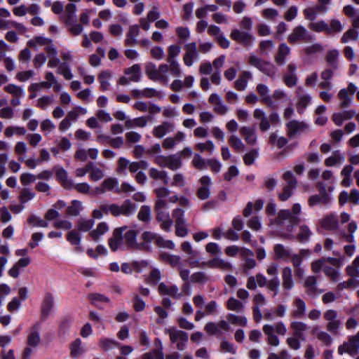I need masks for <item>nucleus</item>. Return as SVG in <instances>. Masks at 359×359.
<instances>
[{
  "label": "nucleus",
  "instance_id": "412c9836",
  "mask_svg": "<svg viewBox=\"0 0 359 359\" xmlns=\"http://www.w3.org/2000/svg\"><path fill=\"white\" fill-rule=\"evenodd\" d=\"M175 129V125L170 121H164L161 124L153 128L152 134L156 138H162L167 133H171Z\"/></svg>",
  "mask_w": 359,
  "mask_h": 359
},
{
  "label": "nucleus",
  "instance_id": "1a4fd4ad",
  "mask_svg": "<svg viewBox=\"0 0 359 359\" xmlns=\"http://www.w3.org/2000/svg\"><path fill=\"white\" fill-rule=\"evenodd\" d=\"M312 36L302 25L295 27L287 36V41L291 44L308 43L312 41Z\"/></svg>",
  "mask_w": 359,
  "mask_h": 359
},
{
  "label": "nucleus",
  "instance_id": "58836bf2",
  "mask_svg": "<svg viewBox=\"0 0 359 359\" xmlns=\"http://www.w3.org/2000/svg\"><path fill=\"white\" fill-rule=\"evenodd\" d=\"M276 256L281 259H287L291 257V251L282 244H276L273 247Z\"/></svg>",
  "mask_w": 359,
  "mask_h": 359
},
{
  "label": "nucleus",
  "instance_id": "5fc2aeb1",
  "mask_svg": "<svg viewBox=\"0 0 359 359\" xmlns=\"http://www.w3.org/2000/svg\"><path fill=\"white\" fill-rule=\"evenodd\" d=\"M161 237V236L158 235L156 233L151 231H144L142 233L141 238L143 241L141 243H145L148 245L151 243H154L157 245V240ZM150 246H149V249Z\"/></svg>",
  "mask_w": 359,
  "mask_h": 359
},
{
  "label": "nucleus",
  "instance_id": "cd10ccee",
  "mask_svg": "<svg viewBox=\"0 0 359 359\" xmlns=\"http://www.w3.org/2000/svg\"><path fill=\"white\" fill-rule=\"evenodd\" d=\"M290 328L293 330V336L299 337L301 340L304 341V332L309 328L308 325L301 321H293L290 324Z\"/></svg>",
  "mask_w": 359,
  "mask_h": 359
},
{
  "label": "nucleus",
  "instance_id": "c756f323",
  "mask_svg": "<svg viewBox=\"0 0 359 359\" xmlns=\"http://www.w3.org/2000/svg\"><path fill=\"white\" fill-rule=\"evenodd\" d=\"M39 330V326L38 325H34L32 328L27 340V344L28 346L36 348L39 345L41 337Z\"/></svg>",
  "mask_w": 359,
  "mask_h": 359
},
{
  "label": "nucleus",
  "instance_id": "20e7f679",
  "mask_svg": "<svg viewBox=\"0 0 359 359\" xmlns=\"http://www.w3.org/2000/svg\"><path fill=\"white\" fill-rule=\"evenodd\" d=\"M253 116L255 118L260 121L259 129L262 132L268 130L271 127V124L274 126L280 123V117L276 112H271L269 116H266L262 109H256L253 112Z\"/></svg>",
  "mask_w": 359,
  "mask_h": 359
},
{
  "label": "nucleus",
  "instance_id": "4d7b16f0",
  "mask_svg": "<svg viewBox=\"0 0 359 359\" xmlns=\"http://www.w3.org/2000/svg\"><path fill=\"white\" fill-rule=\"evenodd\" d=\"M156 81L166 83L168 81L167 73L168 72V65L161 64L157 68Z\"/></svg>",
  "mask_w": 359,
  "mask_h": 359
},
{
  "label": "nucleus",
  "instance_id": "774afa93",
  "mask_svg": "<svg viewBox=\"0 0 359 359\" xmlns=\"http://www.w3.org/2000/svg\"><path fill=\"white\" fill-rule=\"evenodd\" d=\"M141 359H164L161 348H155L142 355Z\"/></svg>",
  "mask_w": 359,
  "mask_h": 359
},
{
  "label": "nucleus",
  "instance_id": "4468645a",
  "mask_svg": "<svg viewBox=\"0 0 359 359\" xmlns=\"http://www.w3.org/2000/svg\"><path fill=\"white\" fill-rule=\"evenodd\" d=\"M200 187L196 191L197 197L205 201L210 196V186L212 184L211 179L208 175H204L199 179Z\"/></svg>",
  "mask_w": 359,
  "mask_h": 359
},
{
  "label": "nucleus",
  "instance_id": "7ed1b4c3",
  "mask_svg": "<svg viewBox=\"0 0 359 359\" xmlns=\"http://www.w3.org/2000/svg\"><path fill=\"white\" fill-rule=\"evenodd\" d=\"M248 63L251 66L258 69L267 76L275 79L277 74L276 67L270 62L263 60L254 53H250L248 57Z\"/></svg>",
  "mask_w": 359,
  "mask_h": 359
},
{
  "label": "nucleus",
  "instance_id": "79ce46f5",
  "mask_svg": "<svg viewBox=\"0 0 359 359\" xmlns=\"http://www.w3.org/2000/svg\"><path fill=\"white\" fill-rule=\"evenodd\" d=\"M149 177L154 180H162L164 184H168L169 179L167 176V172L164 170H158L156 168H151L149 172Z\"/></svg>",
  "mask_w": 359,
  "mask_h": 359
},
{
  "label": "nucleus",
  "instance_id": "a878e982",
  "mask_svg": "<svg viewBox=\"0 0 359 359\" xmlns=\"http://www.w3.org/2000/svg\"><path fill=\"white\" fill-rule=\"evenodd\" d=\"M240 134L247 144L250 145H255L256 144L257 135L255 129L248 126H243L240 128Z\"/></svg>",
  "mask_w": 359,
  "mask_h": 359
},
{
  "label": "nucleus",
  "instance_id": "a18cd8bd",
  "mask_svg": "<svg viewBox=\"0 0 359 359\" xmlns=\"http://www.w3.org/2000/svg\"><path fill=\"white\" fill-rule=\"evenodd\" d=\"M339 57V51L336 49L330 50L325 57L326 62L328 67L334 69L338 68L337 58Z\"/></svg>",
  "mask_w": 359,
  "mask_h": 359
},
{
  "label": "nucleus",
  "instance_id": "13d9d810",
  "mask_svg": "<svg viewBox=\"0 0 359 359\" xmlns=\"http://www.w3.org/2000/svg\"><path fill=\"white\" fill-rule=\"evenodd\" d=\"M359 33L357 30L350 28L341 36V42L346 43L349 41H356L358 38Z\"/></svg>",
  "mask_w": 359,
  "mask_h": 359
},
{
  "label": "nucleus",
  "instance_id": "39448f33",
  "mask_svg": "<svg viewBox=\"0 0 359 359\" xmlns=\"http://www.w3.org/2000/svg\"><path fill=\"white\" fill-rule=\"evenodd\" d=\"M165 333L169 335L171 343L176 344V348L179 351H183L189 340V335L187 332L177 329L175 327L165 328Z\"/></svg>",
  "mask_w": 359,
  "mask_h": 359
},
{
  "label": "nucleus",
  "instance_id": "423d86ee",
  "mask_svg": "<svg viewBox=\"0 0 359 359\" xmlns=\"http://www.w3.org/2000/svg\"><path fill=\"white\" fill-rule=\"evenodd\" d=\"M323 318L327 321L326 330L333 335H337L343 325L342 321L338 318L337 311L334 309L327 310L323 313Z\"/></svg>",
  "mask_w": 359,
  "mask_h": 359
},
{
  "label": "nucleus",
  "instance_id": "e433bc0d",
  "mask_svg": "<svg viewBox=\"0 0 359 359\" xmlns=\"http://www.w3.org/2000/svg\"><path fill=\"white\" fill-rule=\"evenodd\" d=\"M141 67L140 65L135 64L132 67L125 69L124 73L126 75H131L130 80L133 82H138L141 78Z\"/></svg>",
  "mask_w": 359,
  "mask_h": 359
},
{
  "label": "nucleus",
  "instance_id": "8fccbe9b",
  "mask_svg": "<svg viewBox=\"0 0 359 359\" xmlns=\"http://www.w3.org/2000/svg\"><path fill=\"white\" fill-rule=\"evenodd\" d=\"M182 161L178 154H172L168 156L166 168L171 170H176L182 167Z\"/></svg>",
  "mask_w": 359,
  "mask_h": 359
},
{
  "label": "nucleus",
  "instance_id": "6e6d98bb",
  "mask_svg": "<svg viewBox=\"0 0 359 359\" xmlns=\"http://www.w3.org/2000/svg\"><path fill=\"white\" fill-rule=\"evenodd\" d=\"M100 346L104 351L109 350L113 347H119L120 343L113 339L101 338L99 340Z\"/></svg>",
  "mask_w": 359,
  "mask_h": 359
},
{
  "label": "nucleus",
  "instance_id": "09e8293b",
  "mask_svg": "<svg viewBox=\"0 0 359 359\" xmlns=\"http://www.w3.org/2000/svg\"><path fill=\"white\" fill-rule=\"evenodd\" d=\"M344 28L341 22L337 19H332L330 24H327V35H333L335 33H339Z\"/></svg>",
  "mask_w": 359,
  "mask_h": 359
},
{
  "label": "nucleus",
  "instance_id": "a19ab883",
  "mask_svg": "<svg viewBox=\"0 0 359 359\" xmlns=\"http://www.w3.org/2000/svg\"><path fill=\"white\" fill-rule=\"evenodd\" d=\"M81 236L79 233L75 230L70 231L67 235V240L73 245H76L75 250L81 252L82 248L79 246L81 243Z\"/></svg>",
  "mask_w": 359,
  "mask_h": 359
},
{
  "label": "nucleus",
  "instance_id": "5701e85b",
  "mask_svg": "<svg viewBox=\"0 0 359 359\" xmlns=\"http://www.w3.org/2000/svg\"><path fill=\"white\" fill-rule=\"evenodd\" d=\"M317 278L313 276H308L304 283V286L306 288V292L311 297H315L318 294L323 292L322 290H318L317 288Z\"/></svg>",
  "mask_w": 359,
  "mask_h": 359
},
{
  "label": "nucleus",
  "instance_id": "6e6552de",
  "mask_svg": "<svg viewBox=\"0 0 359 359\" xmlns=\"http://www.w3.org/2000/svg\"><path fill=\"white\" fill-rule=\"evenodd\" d=\"M137 231L133 229L125 231L123 233L124 245L126 250H149V245L145 243L137 242Z\"/></svg>",
  "mask_w": 359,
  "mask_h": 359
},
{
  "label": "nucleus",
  "instance_id": "37998d69",
  "mask_svg": "<svg viewBox=\"0 0 359 359\" xmlns=\"http://www.w3.org/2000/svg\"><path fill=\"white\" fill-rule=\"evenodd\" d=\"M187 262L192 268L205 267V265H203V262H200V252L196 250H194L191 253L188 255Z\"/></svg>",
  "mask_w": 359,
  "mask_h": 359
},
{
  "label": "nucleus",
  "instance_id": "473e14b6",
  "mask_svg": "<svg viewBox=\"0 0 359 359\" xmlns=\"http://www.w3.org/2000/svg\"><path fill=\"white\" fill-rule=\"evenodd\" d=\"M322 228L332 231L337 228L338 226V218L337 216L330 215L325 217L320 222Z\"/></svg>",
  "mask_w": 359,
  "mask_h": 359
},
{
  "label": "nucleus",
  "instance_id": "a211bd4d",
  "mask_svg": "<svg viewBox=\"0 0 359 359\" xmlns=\"http://www.w3.org/2000/svg\"><path fill=\"white\" fill-rule=\"evenodd\" d=\"M208 102L213 106L214 112L217 114L224 115L229 111V107L223 103L221 97L216 93H212L210 95Z\"/></svg>",
  "mask_w": 359,
  "mask_h": 359
},
{
  "label": "nucleus",
  "instance_id": "9b49d317",
  "mask_svg": "<svg viewBox=\"0 0 359 359\" xmlns=\"http://www.w3.org/2000/svg\"><path fill=\"white\" fill-rule=\"evenodd\" d=\"M230 37L232 40L239 43L243 46L251 47L253 45L255 37L248 32L241 31L238 29H232Z\"/></svg>",
  "mask_w": 359,
  "mask_h": 359
},
{
  "label": "nucleus",
  "instance_id": "f3484780",
  "mask_svg": "<svg viewBox=\"0 0 359 359\" xmlns=\"http://www.w3.org/2000/svg\"><path fill=\"white\" fill-rule=\"evenodd\" d=\"M203 265H205L210 269H219L224 271H232L233 267L230 262L220 257H215L208 262H203Z\"/></svg>",
  "mask_w": 359,
  "mask_h": 359
},
{
  "label": "nucleus",
  "instance_id": "f8f14e48",
  "mask_svg": "<svg viewBox=\"0 0 359 359\" xmlns=\"http://www.w3.org/2000/svg\"><path fill=\"white\" fill-rule=\"evenodd\" d=\"M338 353L342 355L344 353H348L351 356L355 355L359 351L358 340L352 336L349 337L348 341H344L338 347Z\"/></svg>",
  "mask_w": 359,
  "mask_h": 359
},
{
  "label": "nucleus",
  "instance_id": "4be33fe9",
  "mask_svg": "<svg viewBox=\"0 0 359 359\" xmlns=\"http://www.w3.org/2000/svg\"><path fill=\"white\" fill-rule=\"evenodd\" d=\"M296 70L297 67L293 63H290L287 66V72L283 76V81L285 84L289 88H292L297 85V76Z\"/></svg>",
  "mask_w": 359,
  "mask_h": 359
},
{
  "label": "nucleus",
  "instance_id": "de8ad7c7",
  "mask_svg": "<svg viewBox=\"0 0 359 359\" xmlns=\"http://www.w3.org/2000/svg\"><path fill=\"white\" fill-rule=\"evenodd\" d=\"M313 333L316 334V338L325 346H329L332 344V338L327 332L325 331H318V328L316 327L313 328Z\"/></svg>",
  "mask_w": 359,
  "mask_h": 359
},
{
  "label": "nucleus",
  "instance_id": "e2e57ef3",
  "mask_svg": "<svg viewBox=\"0 0 359 359\" xmlns=\"http://www.w3.org/2000/svg\"><path fill=\"white\" fill-rule=\"evenodd\" d=\"M229 143L232 148L238 152L243 151L245 149V144L236 135H231L229 137Z\"/></svg>",
  "mask_w": 359,
  "mask_h": 359
},
{
  "label": "nucleus",
  "instance_id": "b1692460",
  "mask_svg": "<svg viewBox=\"0 0 359 359\" xmlns=\"http://www.w3.org/2000/svg\"><path fill=\"white\" fill-rule=\"evenodd\" d=\"M158 292L161 294L169 295L177 299H180L182 297V294L179 292V289L176 285L168 287L163 283L159 284Z\"/></svg>",
  "mask_w": 359,
  "mask_h": 359
},
{
  "label": "nucleus",
  "instance_id": "680f3d73",
  "mask_svg": "<svg viewBox=\"0 0 359 359\" xmlns=\"http://www.w3.org/2000/svg\"><path fill=\"white\" fill-rule=\"evenodd\" d=\"M338 97L340 100V107L346 108L348 107L351 102V98L348 95L347 89H341L338 93Z\"/></svg>",
  "mask_w": 359,
  "mask_h": 359
},
{
  "label": "nucleus",
  "instance_id": "6ab92c4d",
  "mask_svg": "<svg viewBox=\"0 0 359 359\" xmlns=\"http://www.w3.org/2000/svg\"><path fill=\"white\" fill-rule=\"evenodd\" d=\"M286 128L287 134L289 137L291 138L297 134L303 133L306 129H307L308 126L302 121L292 120L287 123Z\"/></svg>",
  "mask_w": 359,
  "mask_h": 359
},
{
  "label": "nucleus",
  "instance_id": "c03bdc74",
  "mask_svg": "<svg viewBox=\"0 0 359 359\" xmlns=\"http://www.w3.org/2000/svg\"><path fill=\"white\" fill-rule=\"evenodd\" d=\"M226 308L228 310L242 313L244 309L243 304L236 298L229 297L226 302Z\"/></svg>",
  "mask_w": 359,
  "mask_h": 359
},
{
  "label": "nucleus",
  "instance_id": "f257e3e1",
  "mask_svg": "<svg viewBox=\"0 0 359 359\" xmlns=\"http://www.w3.org/2000/svg\"><path fill=\"white\" fill-rule=\"evenodd\" d=\"M302 206L299 203H294L292 210H280L275 219L271 221L273 225L280 229H285V232L281 236L284 238H290L294 226L301 222Z\"/></svg>",
  "mask_w": 359,
  "mask_h": 359
},
{
  "label": "nucleus",
  "instance_id": "393cba45",
  "mask_svg": "<svg viewBox=\"0 0 359 359\" xmlns=\"http://www.w3.org/2000/svg\"><path fill=\"white\" fill-rule=\"evenodd\" d=\"M55 176L57 180L65 189H72L73 181L68 178L67 172L64 168H56Z\"/></svg>",
  "mask_w": 359,
  "mask_h": 359
},
{
  "label": "nucleus",
  "instance_id": "f03ea898",
  "mask_svg": "<svg viewBox=\"0 0 359 359\" xmlns=\"http://www.w3.org/2000/svg\"><path fill=\"white\" fill-rule=\"evenodd\" d=\"M100 209L104 214H111L114 217L121 215L130 216L135 212L136 205L130 200H126L121 206L116 204H102Z\"/></svg>",
  "mask_w": 359,
  "mask_h": 359
},
{
  "label": "nucleus",
  "instance_id": "2f4dec72",
  "mask_svg": "<svg viewBox=\"0 0 359 359\" xmlns=\"http://www.w3.org/2000/svg\"><path fill=\"white\" fill-rule=\"evenodd\" d=\"M76 6L75 4L69 3L65 7V12L63 15L66 24L71 25L76 21Z\"/></svg>",
  "mask_w": 359,
  "mask_h": 359
},
{
  "label": "nucleus",
  "instance_id": "c85d7f7f",
  "mask_svg": "<svg viewBox=\"0 0 359 359\" xmlns=\"http://www.w3.org/2000/svg\"><path fill=\"white\" fill-rule=\"evenodd\" d=\"M290 53V47L285 43H282L280 44L278 53L275 56V62L278 65H283L285 63L286 57Z\"/></svg>",
  "mask_w": 359,
  "mask_h": 359
},
{
  "label": "nucleus",
  "instance_id": "9d476101",
  "mask_svg": "<svg viewBox=\"0 0 359 359\" xmlns=\"http://www.w3.org/2000/svg\"><path fill=\"white\" fill-rule=\"evenodd\" d=\"M319 189V194H315L311 196L308 199V204L310 207H314L316 205H327L330 201L331 198L328 194L325 187L322 182L318 184Z\"/></svg>",
  "mask_w": 359,
  "mask_h": 359
},
{
  "label": "nucleus",
  "instance_id": "052dcab7",
  "mask_svg": "<svg viewBox=\"0 0 359 359\" xmlns=\"http://www.w3.org/2000/svg\"><path fill=\"white\" fill-rule=\"evenodd\" d=\"M226 318L230 323L243 327L246 326L248 322L247 318L245 317L241 316H236L233 313L228 314Z\"/></svg>",
  "mask_w": 359,
  "mask_h": 359
},
{
  "label": "nucleus",
  "instance_id": "2eb2a0df",
  "mask_svg": "<svg viewBox=\"0 0 359 359\" xmlns=\"http://www.w3.org/2000/svg\"><path fill=\"white\" fill-rule=\"evenodd\" d=\"M185 54L183 57V61L186 66L191 67L194 60H198V54L197 52V44L196 42H191L184 46Z\"/></svg>",
  "mask_w": 359,
  "mask_h": 359
},
{
  "label": "nucleus",
  "instance_id": "bf43d9fd",
  "mask_svg": "<svg viewBox=\"0 0 359 359\" xmlns=\"http://www.w3.org/2000/svg\"><path fill=\"white\" fill-rule=\"evenodd\" d=\"M57 73L62 75L67 80H70L73 78V74H72L67 62L60 63L57 67Z\"/></svg>",
  "mask_w": 359,
  "mask_h": 359
},
{
  "label": "nucleus",
  "instance_id": "aec40b11",
  "mask_svg": "<svg viewBox=\"0 0 359 359\" xmlns=\"http://www.w3.org/2000/svg\"><path fill=\"white\" fill-rule=\"evenodd\" d=\"M54 306V298L51 293L46 292L41 305V318L46 319L50 314Z\"/></svg>",
  "mask_w": 359,
  "mask_h": 359
},
{
  "label": "nucleus",
  "instance_id": "3c124183",
  "mask_svg": "<svg viewBox=\"0 0 359 359\" xmlns=\"http://www.w3.org/2000/svg\"><path fill=\"white\" fill-rule=\"evenodd\" d=\"M102 184L108 191H114V192L117 194H120L121 192V190L118 187V180L116 178H107L103 181Z\"/></svg>",
  "mask_w": 359,
  "mask_h": 359
},
{
  "label": "nucleus",
  "instance_id": "69168bd1",
  "mask_svg": "<svg viewBox=\"0 0 359 359\" xmlns=\"http://www.w3.org/2000/svg\"><path fill=\"white\" fill-rule=\"evenodd\" d=\"M54 100L53 95H44L37 100L36 106L41 109L45 110L53 103Z\"/></svg>",
  "mask_w": 359,
  "mask_h": 359
},
{
  "label": "nucleus",
  "instance_id": "f704fd0d",
  "mask_svg": "<svg viewBox=\"0 0 359 359\" xmlns=\"http://www.w3.org/2000/svg\"><path fill=\"white\" fill-rule=\"evenodd\" d=\"M112 77V72L109 70H104L101 72L98 75V80L100 83V90L106 91L109 90L110 83L109 80Z\"/></svg>",
  "mask_w": 359,
  "mask_h": 359
},
{
  "label": "nucleus",
  "instance_id": "c9c22d12",
  "mask_svg": "<svg viewBox=\"0 0 359 359\" xmlns=\"http://www.w3.org/2000/svg\"><path fill=\"white\" fill-rule=\"evenodd\" d=\"M344 159L345 157L340 151L336 150L332 153V156L325 160V165L329 167L334 166L344 162Z\"/></svg>",
  "mask_w": 359,
  "mask_h": 359
},
{
  "label": "nucleus",
  "instance_id": "49530a36",
  "mask_svg": "<svg viewBox=\"0 0 359 359\" xmlns=\"http://www.w3.org/2000/svg\"><path fill=\"white\" fill-rule=\"evenodd\" d=\"M299 232L297 235V238L300 243H306L309 241L312 232L309 227L305 224L301 225L299 227Z\"/></svg>",
  "mask_w": 359,
  "mask_h": 359
},
{
  "label": "nucleus",
  "instance_id": "4c0bfd02",
  "mask_svg": "<svg viewBox=\"0 0 359 359\" xmlns=\"http://www.w3.org/2000/svg\"><path fill=\"white\" fill-rule=\"evenodd\" d=\"M283 287L287 290L293 287V281L292 278V270L290 267H285L282 273Z\"/></svg>",
  "mask_w": 359,
  "mask_h": 359
},
{
  "label": "nucleus",
  "instance_id": "7c9ffc66",
  "mask_svg": "<svg viewBox=\"0 0 359 359\" xmlns=\"http://www.w3.org/2000/svg\"><path fill=\"white\" fill-rule=\"evenodd\" d=\"M295 309L292 311L291 315L294 318H302L304 316L306 312V304L300 298H297L293 302Z\"/></svg>",
  "mask_w": 359,
  "mask_h": 359
},
{
  "label": "nucleus",
  "instance_id": "ddd939ff",
  "mask_svg": "<svg viewBox=\"0 0 359 359\" xmlns=\"http://www.w3.org/2000/svg\"><path fill=\"white\" fill-rule=\"evenodd\" d=\"M295 94L297 98V110L298 113L302 114L311 104L312 97L309 94L306 93L304 88L301 86L297 87Z\"/></svg>",
  "mask_w": 359,
  "mask_h": 359
},
{
  "label": "nucleus",
  "instance_id": "338daca9",
  "mask_svg": "<svg viewBox=\"0 0 359 359\" xmlns=\"http://www.w3.org/2000/svg\"><path fill=\"white\" fill-rule=\"evenodd\" d=\"M94 225L93 219H86L81 218L78 221L77 228L78 230L83 232L88 231L92 229Z\"/></svg>",
  "mask_w": 359,
  "mask_h": 359
},
{
  "label": "nucleus",
  "instance_id": "dca6fc26",
  "mask_svg": "<svg viewBox=\"0 0 359 359\" xmlns=\"http://www.w3.org/2000/svg\"><path fill=\"white\" fill-rule=\"evenodd\" d=\"M256 90L261 97L262 103L273 109L278 107V104L271 100V97L269 95V88L266 85L259 83L257 86Z\"/></svg>",
  "mask_w": 359,
  "mask_h": 359
},
{
  "label": "nucleus",
  "instance_id": "72a5a7b5",
  "mask_svg": "<svg viewBox=\"0 0 359 359\" xmlns=\"http://www.w3.org/2000/svg\"><path fill=\"white\" fill-rule=\"evenodd\" d=\"M263 332L267 336V342L269 345L277 346L279 344V339L274 334V328L271 325L263 326Z\"/></svg>",
  "mask_w": 359,
  "mask_h": 359
},
{
  "label": "nucleus",
  "instance_id": "0eeeda50",
  "mask_svg": "<svg viewBox=\"0 0 359 359\" xmlns=\"http://www.w3.org/2000/svg\"><path fill=\"white\" fill-rule=\"evenodd\" d=\"M127 229L126 226H123L116 228L113 231L112 236L108 241L109 247L112 252H116L118 250H126L123 233Z\"/></svg>",
  "mask_w": 359,
  "mask_h": 359
},
{
  "label": "nucleus",
  "instance_id": "0e129e2a",
  "mask_svg": "<svg viewBox=\"0 0 359 359\" xmlns=\"http://www.w3.org/2000/svg\"><path fill=\"white\" fill-rule=\"evenodd\" d=\"M168 65V72L174 77H180L182 74L180 65L177 60L167 61Z\"/></svg>",
  "mask_w": 359,
  "mask_h": 359
},
{
  "label": "nucleus",
  "instance_id": "603ef678",
  "mask_svg": "<svg viewBox=\"0 0 359 359\" xmlns=\"http://www.w3.org/2000/svg\"><path fill=\"white\" fill-rule=\"evenodd\" d=\"M109 230V226L106 222H100L97 226L96 229L92 231L90 233V236L95 241H97L100 236L107 232Z\"/></svg>",
  "mask_w": 359,
  "mask_h": 359
},
{
  "label": "nucleus",
  "instance_id": "ea45409f",
  "mask_svg": "<svg viewBox=\"0 0 359 359\" xmlns=\"http://www.w3.org/2000/svg\"><path fill=\"white\" fill-rule=\"evenodd\" d=\"M73 318L70 316H64L60 320L58 334L65 335L69 333Z\"/></svg>",
  "mask_w": 359,
  "mask_h": 359
},
{
  "label": "nucleus",
  "instance_id": "864d4df0",
  "mask_svg": "<svg viewBox=\"0 0 359 359\" xmlns=\"http://www.w3.org/2000/svg\"><path fill=\"white\" fill-rule=\"evenodd\" d=\"M70 349L71 356L74 358L84 353V349L81 346V340L79 338L71 344Z\"/></svg>",
  "mask_w": 359,
  "mask_h": 359
},
{
  "label": "nucleus",
  "instance_id": "bb28decb",
  "mask_svg": "<svg viewBox=\"0 0 359 359\" xmlns=\"http://www.w3.org/2000/svg\"><path fill=\"white\" fill-rule=\"evenodd\" d=\"M140 27L137 25H130L128 29V32L126 34L125 39V45L126 46H131L135 44H137V40L136 37L139 35Z\"/></svg>",
  "mask_w": 359,
  "mask_h": 359
}]
</instances>
